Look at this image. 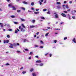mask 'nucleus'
Wrapping results in <instances>:
<instances>
[{
	"instance_id": "obj_50",
	"label": "nucleus",
	"mask_w": 76,
	"mask_h": 76,
	"mask_svg": "<svg viewBox=\"0 0 76 76\" xmlns=\"http://www.w3.org/2000/svg\"><path fill=\"white\" fill-rule=\"evenodd\" d=\"M70 10H71L70 9H69L67 10V12H70Z\"/></svg>"
},
{
	"instance_id": "obj_7",
	"label": "nucleus",
	"mask_w": 76,
	"mask_h": 76,
	"mask_svg": "<svg viewBox=\"0 0 76 76\" xmlns=\"http://www.w3.org/2000/svg\"><path fill=\"white\" fill-rule=\"evenodd\" d=\"M39 13V12H36L35 11L34 12V14H36V15H37V14H38V13Z\"/></svg>"
},
{
	"instance_id": "obj_21",
	"label": "nucleus",
	"mask_w": 76,
	"mask_h": 76,
	"mask_svg": "<svg viewBox=\"0 0 76 76\" xmlns=\"http://www.w3.org/2000/svg\"><path fill=\"white\" fill-rule=\"evenodd\" d=\"M30 72H33V71H34V69H30Z\"/></svg>"
},
{
	"instance_id": "obj_5",
	"label": "nucleus",
	"mask_w": 76,
	"mask_h": 76,
	"mask_svg": "<svg viewBox=\"0 0 76 76\" xmlns=\"http://www.w3.org/2000/svg\"><path fill=\"white\" fill-rule=\"evenodd\" d=\"M36 62L37 63H41L42 61H41V60H37Z\"/></svg>"
},
{
	"instance_id": "obj_4",
	"label": "nucleus",
	"mask_w": 76,
	"mask_h": 76,
	"mask_svg": "<svg viewBox=\"0 0 76 76\" xmlns=\"http://www.w3.org/2000/svg\"><path fill=\"white\" fill-rule=\"evenodd\" d=\"M72 41L74 42V43H76V39H75V38L73 39L72 40Z\"/></svg>"
},
{
	"instance_id": "obj_17",
	"label": "nucleus",
	"mask_w": 76,
	"mask_h": 76,
	"mask_svg": "<svg viewBox=\"0 0 76 76\" xmlns=\"http://www.w3.org/2000/svg\"><path fill=\"white\" fill-rule=\"evenodd\" d=\"M66 8L67 9H69V7H68V5L66 4Z\"/></svg>"
},
{
	"instance_id": "obj_40",
	"label": "nucleus",
	"mask_w": 76,
	"mask_h": 76,
	"mask_svg": "<svg viewBox=\"0 0 76 76\" xmlns=\"http://www.w3.org/2000/svg\"><path fill=\"white\" fill-rule=\"evenodd\" d=\"M8 6L9 7H11V6H12V4H9L8 5Z\"/></svg>"
},
{
	"instance_id": "obj_56",
	"label": "nucleus",
	"mask_w": 76,
	"mask_h": 76,
	"mask_svg": "<svg viewBox=\"0 0 76 76\" xmlns=\"http://www.w3.org/2000/svg\"><path fill=\"white\" fill-rule=\"evenodd\" d=\"M39 34V32H37L36 33V35H38Z\"/></svg>"
},
{
	"instance_id": "obj_8",
	"label": "nucleus",
	"mask_w": 76,
	"mask_h": 76,
	"mask_svg": "<svg viewBox=\"0 0 76 76\" xmlns=\"http://www.w3.org/2000/svg\"><path fill=\"white\" fill-rule=\"evenodd\" d=\"M30 28H35V26H30Z\"/></svg>"
},
{
	"instance_id": "obj_9",
	"label": "nucleus",
	"mask_w": 76,
	"mask_h": 76,
	"mask_svg": "<svg viewBox=\"0 0 76 76\" xmlns=\"http://www.w3.org/2000/svg\"><path fill=\"white\" fill-rule=\"evenodd\" d=\"M20 19L21 20V21H22L23 22H25V19H23L20 18Z\"/></svg>"
},
{
	"instance_id": "obj_64",
	"label": "nucleus",
	"mask_w": 76,
	"mask_h": 76,
	"mask_svg": "<svg viewBox=\"0 0 76 76\" xmlns=\"http://www.w3.org/2000/svg\"><path fill=\"white\" fill-rule=\"evenodd\" d=\"M17 45L19 46V44L18 43H17Z\"/></svg>"
},
{
	"instance_id": "obj_43",
	"label": "nucleus",
	"mask_w": 76,
	"mask_h": 76,
	"mask_svg": "<svg viewBox=\"0 0 76 76\" xmlns=\"http://www.w3.org/2000/svg\"><path fill=\"white\" fill-rule=\"evenodd\" d=\"M17 53H20V51H19V50L17 51Z\"/></svg>"
},
{
	"instance_id": "obj_6",
	"label": "nucleus",
	"mask_w": 76,
	"mask_h": 76,
	"mask_svg": "<svg viewBox=\"0 0 76 76\" xmlns=\"http://www.w3.org/2000/svg\"><path fill=\"white\" fill-rule=\"evenodd\" d=\"M11 45L9 46V47L10 48H13V44H10Z\"/></svg>"
},
{
	"instance_id": "obj_35",
	"label": "nucleus",
	"mask_w": 76,
	"mask_h": 76,
	"mask_svg": "<svg viewBox=\"0 0 76 76\" xmlns=\"http://www.w3.org/2000/svg\"><path fill=\"white\" fill-rule=\"evenodd\" d=\"M72 18L74 19H75V18H76V17L75 16H73L72 17Z\"/></svg>"
},
{
	"instance_id": "obj_42",
	"label": "nucleus",
	"mask_w": 76,
	"mask_h": 76,
	"mask_svg": "<svg viewBox=\"0 0 76 76\" xmlns=\"http://www.w3.org/2000/svg\"><path fill=\"white\" fill-rule=\"evenodd\" d=\"M64 13H67V11H64L63 12Z\"/></svg>"
},
{
	"instance_id": "obj_16",
	"label": "nucleus",
	"mask_w": 76,
	"mask_h": 76,
	"mask_svg": "<svg viewBox=\"0 0 76 76\" xmlns=\"http://www.w3.org/2000/svg\"><path fill=\"white\" fill-rule=\"evenodd\" d=\"M13 45L14 46V47H16L17 46V45H16L15 43H14Z\"/></svg>"
},
{
	"instance_id": "obj_38",
	"label": "nucleus",
	"mask_w": 76,
	"mask_h": 76,
	"mask_svg": "<svg viewBox=\"0 0 76 76\" xmlns=\"http://www.w3.org/2000/svg\"><path fill=\"white\" fill-rule=\"evenodd\" d=\"M57 4H60L61 3L60 2H57Z\"/></svg>"
},
{
	"instance_id": "obj_48",
	"label": "nucleus",
	"mask_w": 76,
	"mask_h": 76,
	"mask_svg": "<svg viewBox=\"0 0 76 76\" xmlns=\"http://www.w3.org/2000/svg\"><path fill=\"white\" fill-rule=\"evenodd\" d=\"M35 57H36V58H38V56H35Z\"/></svg>"
},
{
	"instance_id": "obj_53",
	"label": "nucleus",
	"mask_w": 76,
	"mask_h": 76,
	"mask_svg": "<svg viewBox=\"0 0 76 76\" xmlns=\"http://www.w3.org/2000/svg\"><path fill=\"white\" fill-rule=\"evenodd\" d=\"M69 3L71 4V3H72V1H69Z\"/></svg>"
},
{
	"instance_id": "obj_62",
	"label": "nucleus",
	"mask_w": 76,
	"mask_h": 76,
	"mask_svg": "<svg viewBox=\"0 0 76 76\" xmlns=\"http://www.w3.org/2000/svg\"><path fill=\"white\" fill-rule=\"evenodd\" d=\"M17 31H19V29H18V28H17Z\"/></svg>"
},
{
	"instance_id": "obj_32",
	"label": "nucleus",
	"mask_w": 76,
	"mask_h": 76,
	"mask_svg": "<svg viewBox=\"0 0 76 76\" xmlns=\"http://www.w3.org/2000/svg\"><path fill=\"white\" fill-rule=\"evenodd\" d=\"M6 66H9L10 65V64L9 63H7L6 64Z\"/></svg>"
},
{
	"instance_id": "obj_31",
	"label": "nucleus",
	"mask_w": 76,
	"mask_h": 76,
	"mask_svg": "<svg viewBox=\"0 0 76 76\" xmlns=\"http://www.w3.org/2000/svg\"><path fill=\"white\" fill-rule=\"evenodd\" d=\"M41 19H45V18H44V17H41Z\"/></svg>"
},
{
	"instance_id": "obj_49",
	"label": "nucleus",
	"mask_w": 76,
	"mask_h": 76,
	"mask_svg": "<svg viewBox=\"0 0 76 76\" xmlns=\"http://www.w3.org/2000/svg\"><path fill=\"white\" fill-rule=\"evenodd\" d=\"M48 54V53H47L45 55V56H47V54Z\"/></svg>"
},
{
	"instance_id": "obj_15",
	"label": "nucleus",
	"mask_w": 76,
	"mask_h": 76,
	"mask_svg": "<svg viewBox=\"0 0 76 76\" xmlns=\"http://www.w3.org/2000/svg\"><path fill=\"white\" fill-rule=\"evenodd\" d=\"M39 66H43V63H41L40 64Z\"/></svg>"
},
{
	"instance_id": "obj_26",
	"label": "nucleus",
	"mask_w": 76,
	"mask_h": 76,
	"mask_svg": "<svg viewBox=\"0 0 76 76\" xmlns=\"http://www.w3.org/2000/svg\"><path fill=\"white\" fill-rule=\"evenodd\" d=\"M7 38H10V36L9 35H8L7 36Z\"/></svg>"
},
{
	"instance_id": "obj_10",
	"label": "nucleus",
	"mask_w": 76,
	"mask_h": 76,
	"mask_svg": "<svg viewBox=\"0 0 76 76\" xmlns=\"http://www.w3.org/2000/svg\"><path fill=\"white\" fill-rule=\"evenodd\" d=\"M32 75L33 76H36L37 75H36V74L35 73H32Z\"/></svg>"
},
{
	"instance_id": "obj_13",
	"label": "nucleus",
	"mask_w": 76,
	"mask_h": 76,
	"mask_svg": "<svg viewBox=\"0 0 76 76\" xmlns=\"http://www.w3.org/2000/svg\"><path fill=\"white\" fill-rule=\"evenodd\" d=\"M35 4H34V2H32L31 3V6H34Z\"/></svg>"
},
{
	"instance_id": "obj_20",
	"label": "nucleus",
	"mask_w": 76,
	"mask_h": 76,
	"mask_svg": "<svg viewBox=\"0 0 76 76\" xmlns=\"http://www.w3.org/2000/svg\"><path fill=\"white\" fill-rule=\"evenodd\" d=\"M12 18H15V16L14 15H12L11 16Z\"/></svg>"
},
{
	"instance_id": "obj_55",
	"label": "nucleus",
	"mask_w": 76,
	"mask_h": 76,
	"mask_svg": "<svg viewBox=\"0 0 76 76\" xmlns=\"http://www.w3.org/2000/svg\"><path fill=\"white\" fill-rule=\"evenodd\" d=\"M47 28L48 29H50V27H48Z\"/></svg>"
},
{
	"instance_id": "obj_44",
	"label": "nucleus",
	"mask_w": 76,
	"mask_h": 76,
	"mask_svg": "<svg viewBox=\"0 0 76 76\" xmlns=\"http://www.w3.org/2000/svg\"><path fill=\"white\" fill-rule=\"evenodd\" d=\"M44 4L47 3V0H45V1L44 2Z\"/></svg>"
},
{
	"instance_id": "obj_57",
	"label": "nucleus",
	"mask_w": 76,
	"mask_h": 76,
	"mask_svg": "<svg viewBox=\"0 0 76 76\" xmlns=\"http://www.w3.org/2000/svg\"><path fill=\"white\" fill-rule=\"evenodd\" d=\"M36 11H38V10H39V9H36Z\"/></svg>"
},
{
	"instance_id": "obj_12",
	"label": "nucleus",
	"mask_w": 76,
	"mask_h": 76,
	"mask_svg": "<svg viewBox=\"0 0 76 76\" xmlns=\"http://www.w3.org/2000/svg\"><path fill=\"white\" fill-rule=\"evenodd\" d=\"M23 3H24V4H28V3L26 2V1H23Z\"/></svg>"
},
{
	"instance_id": "obj_61",
	"label": "nucleus",
	"mask_w": 76,
	"mask_h": 76,
	"mask_svg": "<svg viewBox=\"0 0 76 76\" xmlns=\"http://www.w3.org/2000/svg\"><path fill=\"white\" fill-rule=\"evenodd\" d=\"M19 29H21V26H19Z\"/></svg>"
},
{
	"instance_id": "obj_36",
	"label": "nucleus",
	"mask_w": 76,
	"mask_h": 76,
	"mask_svg": "<svg viewBox=\"0 0 76 76\" xmlns=\"http://www.w3.org/2000/svg\"><path fill=\"white\" fill-rule=\"evenodd\" d=\"M26 39H24L23 40L24 42H26Z\"/></svg>"
},
{
	"instance_id": "obj_63",
	"label": "nucleus",
	"mask_w": 76,
	"mask_h": 76,
	"mask_svg": "<svg viewBox=\"0 0 76 76\" xmlns=\"http://www.w3.org/2000/svg\"><path fill=\"white\" fill-rule=\"evenodd\" d=\"M66 3H67V2H66V1H64V3L65 4H66Z\"/></svg>"
},
{
	"instance_id": "obj_11",
	"label": "nucleus",
	"mask_w": 76,
	"mask_h": 76,
	"mask_svg": "<svg viewBox=\"0 0 76 76\" xmlns=\"http://www.w3.org/2000/svg\"><path fill=\"white\" fill-rule=\"evenodd\" d=\"M12 8H13V10H16V9L15 8V7L12 6Z\"/></svg>"
},
{
	"instance_id": "obj_41",
	"label": "nucleus",
	"mask_w": 76,
	"mask_h": 76,
	"mask_svg": "<svg viewBox=\"0 0 76 76\" xmlns=\"http://www.w3.org/2000/svg\"><path fill=\"white\" fill-rule=\"evenodd\" d=\"M47 14H49V15L50 14V11H48L47 12Z\"/></svg>"
},
{
	"instance_id": "obj_24",
	"label": "nucleus",
	"mask_w": 76,
	"mask_h": 76,
	"mask_svg": "<svg viewBox=\"0 0 76 76\" xmlns=\"http://www.w3.org/2000/svg\"><path fill=\"white\" fill-rule=\"evenodd\" d=\"M23 10H25V8L24 7H22L21 8Z\"/></svg>"
},
{
	"instance_id": "obj_27",
	"label": "nucleus",
	"mask_w": 76,
	"mask_h": 76,
	"mask_svg": "<svg viewBox=\"0 0 76 76\" xmlns=\"http://www.w3.org/2000/svg\"><path fill=\"white\" fill-rule=\"evenodd\" d=\"M32 54H33V52H31L30 53H29L30 55H32Z\"/></svg>"
},
{
	"instance_id": "obj_3",
	"label": "nucleus",
	"mask_w": 76,
	"mask_h": 76,
	"mask_svg": "<svg viewBox=\"0 0 76 76\" xmlns=\"http://www.w3.org/2000/svg\"><path fill=\"white\" fill-rule=\"evenodd\" d=\"M55 18H58V15L57 14H56L55 16Z\"/></svg>"
},
{
	"instance_id": "obj_60",
	"label": "nucleus",
	"mask_w": 76,
	"mask_h": 76,
	"mask_svg": "<svg viewBox=\"0 0 76 76\" xmlns=\"http://www.w3.org/2000/svg\"><path fill=\"white\" fill-rule=\"evenodd\" d=\"M3 30L4 31H6V30L4 28H3Z\"/></svg>"
},
{
	"instance_id": "obj_37",
	"label": "nucleus",
	"mask_w": 76,
	"mask_h": 76,
	"mask_svg": "<svg viewBox=\"0 0 76 76\" xmlns=\"http://www.w3.org/2000/svg\"><path fill=\"white\" fill-rule=\"evenodd\" d=\"M68 17H69V19L70 20L71 18H70V15H68Z\"/></svg>"
},
{
	"instance_id": "obj_58",
	"label": "nucleus",
	"mask_w": 76,
	"mask_h": 76,
	"mask_svg": "<svg viewBox=\"0 0 76 76\" xmlns=\"http://www.w3.org/2000/svg\"><path fill=\"white\" fill-rule=\"evenodd\" d=\"M1 27H3V24H1Z\"/></svg>"
},
{
	"instance_id": "obj_23",
	"label": "nucleus",
	"mask_w": 76,
	"mask_h": 76,
	"mask_svg": "<svg viewBox=\"0 0 76 76\" xmlns=\"http://www.w3.org/2000/svg\"><path fill=\"white\" fill-rule=\"evenodd\" d=\"M67 39V37H65L64 38V40H66V39Z\"/></svg>"
},
{
	"instance_id": "obj_34",
	"label": "nucleus",
	"mask_w": 76,
	"mask_h": 76,
	"mask_svg": "<svg viewBox=\"0 0 76 76\" xmlns=\"http://www.w3.org/2000/svg\"><path fill=\"white\" fill-rule=\"evenodd\" d=\"M47 10V9H44L43 10V12H45V11H46Z\"/></svg>"
},
{
	"instance_id": "obj_51",
	"label": "nucleus",
	"mask_w": 76,
	"mask_h": 76,
	"mask_svg": "<svg viewBox=\"0 0 76 76\" xmlns=\"http://www.w3.org/2000/svg\"><path fill=\"white\" fill-rule=\"evenodd\" d=\"M43 48V46H40V48Z\"/></svg>"
},
{
	"instance_id": "obj_45",
	"label": "nucleus",
	"mask_w": 76,
	"mask_h": 76,
	"mask_svg": "<svg viewBox=\"0 0 76 76\" xmlns=\"http://www.w3.org/2000/svg\"><path fill=\"white\" fill-rule=\"evenodd\" d=\"M23 30V28H21V31H22Z\"/></svg>"
},
{
	"instance_id": "obj_54",
	"label": "nucleus",
	"mask_w": 76,
	"mask_h": 76,
	"mask_svg": "<svg viewBox=\"0 0 76 76\" xmlns=\"http://www.w3.org/2000/svg\"><path fill=\"white\" fill-rule=\"evenodd\" d=\"M40 42L42 43V44H44V43H43V42H42V41L41 40Z\"/></svg>"
},
{
	"instance_id": "obj_29",
	"label": "nucleus",
	"mask_w": 76,
	"mask_h": 76,
	"mask_svg": "<svg viewBox=\"0 0 76 76\" xmlns=\"http://www.w3.org/2000/svg\"><path fill=\"white\" fill-rule=\"evenodd\" d=\"M22 73L23 74H25V73H26V71H23Z\"/></svg>"
},
{
	"instance_id": "obj_25",
	"label": "nucleus",
	"mask_w": 76,
	"mask_h": 76,
	"mask_svg": "<svg viewBox=\"0 0 76 76\" xmlns=\"http://www.w3.org/2000/svg\"><path fill=\"white\" fill-rule=\"evenodd\" d=\"M14 23L15 24V25H18V23L16 22H14Z\"/></svg>"
},
{
	"instance_id": "obj_14",
	"label": "nucleus",
	"mask_w": 76,
	"mask_h": 76,
	"mask_svg": "<svg viewBox=\"0 0 76 76\" xmlns=\"http://www.w3.org/2000/svg\"><path fill=\"white\" fill-rule=\"evenodd\" d=\"M22 26H23V28H25V26H24V25H23V24H22L21 25Z\"/></svg>"
},
{
	"instance_id": "obj_19",
	"label": "nucleus",
	"mask_w": 76,
	"mask_h": 76,
	"mask_svg": "<svg viewBox=\"0 0 76 76\" xmlns=\"http://www.w3.org/2000/svg\"><path fill=\"white\" fill-rule=\"evenodd\" d=\"M18 31L15 30V34H17V33H18Z\"/></svg>"
},
{
	"instance_id": "obj_46",
	"label": "nucleus",
	"mask_w": 76,
	"mask_h": 76,
	"mask_svg": "<svg viewBox=\"0 0 76 76\" xmlns=\"http://www.w3.org/2000/svg\"><path fill=\"white\" fill-rule=\"evenodd\" d=\"M23 68V66L21 67L20 68V70H22Z\"/></svg>"
},
{
	"instance_id": "obj_18",
	"label": "nucleus",
	"mask_w": 76,
	"mask_h": 76,
	"mask_svg": "<svg viewBox=\"0 0 76 76\" xmlns=\"http://www.w3.org/2000/svg\"><path fill=\"white\" fill-rule=\"evenodd\" d=\"M35 20H32V23H35Z\"/></svg>"
},
{
	"instance_id": "obj_22",
	"label": "nucleus",
	"mask_w": 76,
	"mask_h": 76,
	"mask_svg": "<svg viewBox=\"0 0 76 76\" xmlns=\"http://www.w3.org/2000/svg\"><path fill=\"white\" fill-rule=\"evenodd\" d=\"M8 31H10V32H12V29L10 28L9 29H8Z\"/></svg>"
},
{
	"instance_id": "obj_47",
	"label": "nucleus",
	"mask_w": 76,
	"mask_h": 76,
	"mask_svg": "<svg viewBox=\"0 0 76 76\" xmlns=\"http://www.w3.org/2000/svg\"><path fill=\"white\" fill-rule=\"evenodd\" d=\"M54 42H55V43H56V42H57V40H55L54 41Z\"/></svg>"
},
{
	"instance_id": "obj_33",
	"label": "nucleus",
	"mask_w": 76,
	"mask_h": 76,
	"mask_svg": "<svg viewBox=\"0 0 76 76\" xmlns=\"http://www.w3.org/2000/svg\"><path fill=\"white\" fill-rule=\"evenodd\" d=\"M48 34H49V33H47L46 34L45 36H48Z\"/></svg>"
},
{
	"instance_id": "obj_30",
	"label": "nucleus",
	"mask_w": 76,
	"mask_h": 76,
	"mask_svg": "<svg viewBox=\"0 0 76 76\" xmlns=\"http://www.w3.org/2000/svg\"><path fill=\"white\" fill-rule=\"evenodd\" d=\"M20 11H21L20 10H17V12L18 13H19V12H20Z\"/></svg>"
},
{
	"instance_id": "obj_2",
	"label": "nucleus",
	"mask_w": 76,
	"mask_h": 76,
	"mask_svg": "<svg viewBox=\"0 0 76 76\" xmlns=\"http://www.w3.org/2000/svg\"><path fill=\"white\" fill-rule=\"evenodd\" d=\"M61 15L63 17H64V18H66V14H65L62 13L61 14Z\"/></svg>"
},
{
	"instance_id": "obj_1",
	"label": "nucleus",
	"mask_w": 76,
	"mask_h": 76,
	"mask_svg": "<svg viewBox=\"0 0 76 76\" xmlns=\"http://www.w3.org/2000/svg\"><path fill=\"white\" fill-rule=\"evenodd\" d=\"M9 40H4V44H5V43H9Z\"/></svg>"
},
{
	"instance_id": "obj_59",
	"label": "nucleus",
	"mask_w": 76,
	"mask_h": 76,
	"mask_svg": "<svg viewBox=\"0 0 76 76\" xmlns=\"http://www.w3.org/2000/svg\"><path fill=\"white\" fill-rule=\"evenodd\" d=\"M56 30H60V29L58 28H56Z\"/></svg>"
},
{
	"instance_id": "obj_52",
	"label": "nucleus",
	"mask_w": 76,
	"mask_h": 76,
	"mask_svg": "<svg viewBox=\"0 0 76 76\" xmlns=\"http://www.w3.org/2000/svg\"><path fill=\"white\" fill-rule=\"evenodd\" d=\"M49 56H50V57H51L52 56V54H50L49 55Z\"/></svg>"
},
{
	"instance_id": "obj_39",
	"label": "nucleus",
	"mask_w": 76,
	"mask_h": 76,
	"mask_svg": "<svg viewBox=\"0 0 76 76\" xmlns=\"http://www.w3.org/2000/svg\"><path fill=\"white\" fill-rule=\"evenodd\" d=\"M39 4H40V5H41V4H42V2L40 1H39Z\"/></svg>"
},
{
	"instance_id": "obj_28",
	"label": "nucleus",
	"mask_w": 76,
	"mask_h": 76,
	"mask_svg": "<svg viewBox=\"0 0 76 76\" xmlns=\"http://www.w3.org/2000/svg\"><path fill=\"white\" fill-rule=\"evenodd\" d=\"M24 50L26 51H28V49H25Z\"/></svg>"
}]
</instances>
